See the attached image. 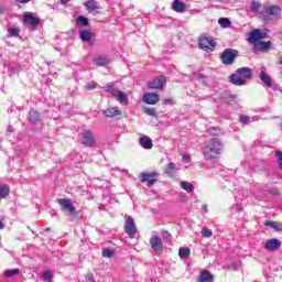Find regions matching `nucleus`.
I'll return each mask as SVG.
<instances>
[{"mask_svg":"<svg viewBox=\"0 0 282 282\" xmlns=\"http://www.w3.org/2000/svg\"><path fill=\"white\" fill-rule=\"evenodd\" d=\"M221 153H224V142H221V140L213 138L205 142L203 147V155L206 162L219 160Z\"/></svg>","mask_w":282,"mask_h":282,"instance_id":"f257e3e1","label":"nucleus"},{"mask_svg":"<svg viewBox=\"0 0 282 282\" xmlns=\"http://www.w3.org/2000/svg\"><path fill=\"white\" fill-rule=\"evenodd\" d=\"M250 78H252V70L248 67L238 68L236 74L230 76L231 83L238 86L246 85V82Z\"/></svg>","mask_w":282,"mask_h":282,"instance_id":"f03ea898","label":"nucleus"},{"mask_svg":"<svg viewBox=\"0 0 282 282\" xmlns=\"http://www.w3.org/2000/svg\"><path fill=\"white\" fill-rule=\"evenodd\" d=\"M198 47L204 50V52H214L215 47H217V42L213 37L202 35L198 39Z\"/></svg>","mask_w":282,"mask_h":282,"instance_id":"7ed1b4c3","label":"nucleus"},{"mask_svg":"<svg viewBox=\"0 0 282 282\" xmlns=\"http://www.w3.org/2000/svg\"><path fill=\"white\" fill-rule=\"evenodd\" d=\"M160 178V174L158 172H148L141 173L139 180L142 184H147L149 188L153 186V184H158V180Z\"/></svg>","mask_w":282,"mask_h":282,"instance_id":"20e7f679","label":"nucleus"},{"mask_svg":"<svg viewBox=\"0 0 282 282\" xmlns=\"http://www.w3.org/2000/svg\"><path fill=\"white\" fill-rule=\"evenodd\" d=\"M124 232L128 235L130 239H133L135 237V234L138 232V227H135V221L133 220V217L127 216L124 217Z\"/></svg>","mask_w":282,"mask_h":282,"instance_id":"39448f33","label":"nucleus"},{"mask_svg":"<svg viewBox=\"0 0 282 282\" xmlns=\"http://www.w3.org/2000/svg\"><path fill=\"white\" fill-rule=\"evenodd\" d=\"M239 56V52L232 48H227L221 54V61L224 65H232L235 63V58Z\"/></svg>","mask_w":282,"mask_h":282,"instance_id":"423d86ee","label":"nucleus"},{"mask_svg":"<svg viewBox=\"0 0 282 282\" xmlns=\"http://www.w3.org/2000/svg\"><path fill=\"white\" fill-rule=\"evenodd\" d=\"M23 23L30 30H36V28H39V23H41V19H39L37 17H34V14L30 12H26L23 15Z\"/></svg>","mask_w":282,"mask_h":282,"instance_id":"0eeeda50","label":"nucleus"},{"mask_svg":"<svg viewBox=\"0 0 282 282\" xmlns=\"http://www.w3.org/2000/svg\"><path fill=\"white\" fill-rule=\"evenodd\" d=\"M148 87L150 89H162L163 87H166V77L163 75L156 76L148 83Z\"/></svg>","mask_w":282,"mask_h":282,"instance_id":"6e6552de","label":"nucleus"},{"mask_svg":"<svg viewBox=\"0 0 282 282\" xmlns=\"http://www.w3.org/2000/svg\"><path fill=\"white\" fill-rule=\"evenodd\" d=\"M82 144L85 147H94L96 144V139L94 138V133L89 130H85L80 133Z\"/></svg>","mask_w":282,"mask_h":282,"instance_id":"1a4fd4ad","label":"nucleus"},{"mask_svg":"<svg viewBox=\"0 0 282 282\" xmlns=\"http://www.w3.org/2000/svg\"><path fill=\"white\" fill-rule=\"evenodd\" d=\"M150 246L158 254H161L162 250H164L162 238L159 236H154L150 239Z\"/></svg>","mask_w":282,"mask_h":282,"instance_id":"9d476101","label":"nucleus"},{"mask_svg":"<svg viewBox=\"0 0 282 282\" xmlns=\"http://www.w3.org/2000/svg\"><path fill=\"white\" fill-rule=\"evenodd\" d=\"M57 203L62 207V210H66L69 215L76 213V207L73 206L72 199L61 198L57 200Z\"/></svg>","mask_w":282,"mask_h":282,"instance_id":"9b49d317","label":"nucleus"},{"mask_svg":"<svg viewBox=\"0 0 282 282\" xmlns=\"http://www.w3.org/2000/svg\"><path fill=\"white\" fill-rule=\"evenodd\" d=\"M268 37V33H263L261 32V30L257 29V30H253L250 35H249V43H256L261 41V39H267Z\"/></svg>","mask_w":282,"mask_h":282,"instance_id":"f8f14e48","label":"nucleus"},{"mask_svg":"<svg viewBox=\"0 0 282 282\" xmlns=\"http://www.w3.org/2000/svg\"><path fill=\"white\" fill-rule=\"evenodd\" d=\"M143 102H147V105H158V102H160V95L155 93H145L143 95Z\"/></svg>","mask_w":282,"mask_h":282,"instance_id":"ddd939ff","label":"nucleus"},{"mask_svg":"<svg viewBox=\"0 0 282 282\" xmlns=\"http://www.w3.org/2000/svg\"><path fill=\"white\" fill-rule=\"evenodd\" d=\"M265 7L261 4L259 1H252L250 4V10L251 12H256V14H259V17H264L265 15Z\"/></svg>","mask_w":282,"mask_h":282,"instance_id":"4468645a","label":"nucleus"},{"mask_svg":"<svg viewBox=\"0 0 282 282\" xmlns=\"http://www.w3.org/2000/svg\"><path fill=\"white\" fill-rule=\"evenodd\" d=\"M281 248V240L279 239H270L264 243V249L269 250L270 252H274Z\"/></svg>","mask_w":282,"mask_h":282,"instance_id":"2eb2a0df","label":"nucleus"},{"mask_svg":"<svg viewBox=\"0 0 282 282\" xmlns=\"http://www.w3.org/2000/svg\"><path fill=\"white\" fill-rule=\"evenodd\" d=\"M264 13L270 17V19H278L279 14H281V8L276 6L264 7Z\"/></svg>","mask_w":282,"mask_h":282,"instance_id":"dca6fc26","label":"nucleus"},{"mask_svg":"<svg viewBox=\"0 0 282 282\" xmlns=\"http://www.w3.org/2000/svg\"><path fill=\"white\" fill-rule=\"evenodd\" d=\"M215 276L208 270H204L199 273L197 282H214Z\"/></svg>","mask_w":282,"mask_h":282,"instance_id":"f3484780","label":"nucleus"},{"mask_svg":"<svg viewBox=\"0 0 282 282\" xmlns=\"http://www.w3.org/2000/svg\"><path fill=\"white\" fill-rule=\"evenodd\" d=\"M93 63L94 65H97V67H104L105 65H109L111 61L105 55H99L93 59Z\"/></svg>","mask_w":282,"mask_h":282,"instance_id":"a211bd4d","label":"nucleus"},{"mask_svg":"<svg viewBox=\"0 0 282 282\" xmlns=\"http://www.w3.org/2000/svg\"><path fill=\"white\" fill-rule=\"evenodd\" d=\"M104 116L107 118H116V116H122V110H119L118 107L108 108L104 111Z\"/></svg>","mask_w":282,"mask_h":282,"instance_id":"6ab92c4d","label":"nucleus"},{"mask_svg":"<svg viewBox=\"0 0 282 282\" xmlns=\"http://www.w3.org/2000/svg\"><path fill=\"white\" fill-rule=\"evenodd\" d=\"M139 143L143 149H153V140L151 138L143 135L139 139Z\"/></svg>","mask_w":282,"mask_h":282,"instance_id":"aec40b11","label":"nucleus"},{"mask_svg":"<svg viewBox=\"0 0 282 282\" xmlns=\"http://www.w3.org/2000/svg\"><path fill=\"white\" fill-rule=\"evenodd\" d=\"M270 47H272V42H270V41L257 42L254 44V50H257L258 52H265V51L270 50Z\"/></svg>","mask_w":282,"mask_h":282,"instance_id":"412c9836","label":"nucleus"},{"mask_svg":"<svg viewBox=\"0 0 282 282\" xmlns=\"http://www.w3.org/2000/svg\"><path fill=\"white\" fill-rule=\"evenodd\" d=\"M115 98H117L118 102L121 105H129V98L127 97V94L122 93V90H117L115 94Z\"/></svg>","mask_w":282,"mask_h":282,"instance_id":"4be33fe9","label":"nucleus"},{"mask_svg":"<svg viewBox=\"0 0 282 282\" xmlns=\"http://www.w3.org/2000/svg\"><path fill=\"white\" fill-rule=\"evenodd\" d=\"M172 8L175 12H184L186 10V4L180 0H174L172 3Z\"/></svg>","mask_w":282,"mask_h":282,"instance_id":"5701e85b","label":"nucleus"},{"mask_svg":"<svg viewBox=\"0 0 282 282\" xmlns=\"http://www.w3.org/2000/svg\"><path fill=\"white\" fill-rule=\"evenodd\" d=\"M260 80H262L267 87H272V78L265 73V70H261Z\"/></svg>","mask_w":282,"mask_h":282,"instance_id":"b1692460","label":"nucleus"},{"mask_svg":"<svg viewBox=\"0 0 282 282\" xmlns=\"http://www.w3.org/2000/svg\"><path fill=\"white\" fill-rule=\"evenodd\" d=\"M89 12H94L95 10H99L98 2L95 0H88L84 3Z\"/></svg>","mask_w":282,"mask_h":282,"instance_id":"393cba45","label":"nucleus"},{"mask_svg":"<svg viewBox=\"0 0 282 282\" xmlns=\"http://www.w3.org/2000/svg\"><path fill=\"white\" fill-rule=\"evenodd\" d=\"M264 226H269V228H273L276 232H282V224L276 221H267Z\"/></svg>","mask_w":282,"mask_h":282,"instance_id":"a878e982","label":"nucleus"},{"mask_svg":"<svg viewBox=\"0 0 282 282\" xmlns=\"http://www.w3.org/2000/svg\"><path fill=\"white\" fill-rule=\"evenodd\" d=\"M178 257L182 259H188V257H191V249L188 247H181L178 249Z\"/></svg>","mask_w":282,"mask_h":282,"instance_id":"bb28decb","label":"nucleus"},{"mask_svg":"<svg viewBox=\"0 0 282 282\" xmlns=\"http://www.w3.org/2000/svg\"><path fill=\"white\" fill-rule=\"evenodd\" d=\"M79 39H82L84 43H89V41H91V32L85 30L80 31Z\"/></svg>","mask_w":282,"mask_h":282,"instance_id":"cd10ccee","label":"nucleus"},{"mask_svg":"<svg viewBox=\"0 0 282 282\" xmlns=\"http://www.w3.org/2000/svg\"><path fill=\"white\" fill-rule=\"evenodd\" d=\"M181 188H183V191H186V193H193V191H195V187L191 184V182L187 181L181 182Z\"/></svg>","mask_w":282,"mask_h":282,"instance_id":"c85d7f7f","label":"nucleus"},{"mask_svg":"<svg viewBox=\"0 0 282 282\" xmlns=\"http://www.w3.org/2000/svg\"><path fill=\"white\" fill-rule=\"evenodd\" d=\"M19 274H21V270L19 269H8L4 271V276L7 279H11V276H17Z\"/></svg>","mask_w":282,"mask_h":282,"instance_id":"c756f323","label":"nucleus"},{"mask_svg":"<svg viewBox=\"0 0 282 282\" xmlns=\"http://www.w3.org/2000/svg\"><path fill=\"white\" fill-rule=\"evenodd\" d=\"M7 31L9 32V36H19L21 30L17 26L8 25Z\"/></svg>","mask_w":282,"mask_h":282,"instance_id":"7c9ffc66","label":"nucleus"},{"mask_svg":"<svg viewBox=\"0 0 282 282\" xmlns=\"http://www.w3.org/2000/svg\"><path fill=\"white\" fill-rule=\"evenodd\" d=\"M10 195V186L7 184L0 186V197L6 198Z\"/></svg>","mask_w":282,"mask_h":282,"instance_id":"2f4dec72","label":"nucleus"},{"mask_svg":"<svg viewBox=\"0 0 282 282\" xmlns=\"http://www.w3.org/2000/svg\"><path fill=\"white\" fill-rule=\"evenodd\" d=\"M104 89L107 94H111L112 96H116L118 93V88H116L113 84H107Z\"/></svg>","mask_w":282,"mask_h":282,"instance_id":"473e14b6","label":"nucleus"},{"mask_svg":"<svg viewBox=\"0 0 282 282\" xmlns=\"http://www.w3.org/2000/svg\"><path fill=\"white\" fill-rule=\"evenodd\" d=\"M76 23H77V25H83L84 28H87V25H89V20L83 15H79L76 19Z\"/></svg>","mask_w":282,"mask_h":282,"instance_id":"72a5a7b5","label":"nucleus"},{"mask_svg":"<svg viewBox=\"0 0 282 282\" xmlns=\"http://www.w3.org/2000/svg\"><path fill=\"white\" fill-rule=\"evenodd\" d=\"M177 166L175 163H169L167 166L165 167V173L166 175H173V171H176Z\"/></svg>","mask_w":282,"mask_h":282,"instance_id":"f704fd0d","label":"nucleus"},{"mask_svg":"<svg viewBox=\"0 0 282 282\" xmlns=\"http://www.w3.org/2000/svg\"><path fill=\"white\" fill-rule=\"evenodd\" d=\"M218 23L220 28H230V20H228V18H220Z\"/></svg>","mask_w":282,"mask_h":282,"instance_id":"c9c22d12","label":"nucleus"},{"mask_svg":"<svg viewBox=\"0 0 282 282\" xmlns=\"http://www.w3.org/2000/svg\"><path fill=\"white\" fill-rule=\"evenodd\" d=\"M202 236L208 239L213 237V230L208 229V227H203Z\"/></svg>","mask_w":282,"mask_h":282,"instance_id":"e433bc0d","label":"nucleus"},{"mask_svg":"<svg viewBox=\"0 0 282 282\" xmlns=\"http://www.w3.org/2000/svg\"><path fill=\"white\" fill-rule=\"evenodd\" d=\"M116 251L109 248L102 250V257H107L108 259H111V257H113Z\"/></svg>","mask_w":282,"mask_h":282,"instance_id":"4c0bfd02","label":"nucleus"},{"mask_svg":"<svg viewBox=\"0 0 282 282\" xmlns=\"http://www.w3.org/2000/svg\"><path fill=\"white\" fill-rule=\"evenodd\" d=\"M53 276L52 271H45L42 273L43 281L52 282Z\"/></svg>","mask_w":282,"mask_h":282,"instance_id":"58836bf2","label":"nucleus"},{"mask_svg":"<svg viewBox=\"0 0 282 282\" xmlns=\"http://www.w3.org/2000/svg\"><path fill=\"white\" fill-rule=\"evenodd\" d=\"M97 87H98V84L96 82H91V83L85 85V89H87L88 91H91V90L96 89Z\"/></svg>","mask_w":282,"mask_h":282,"instance_id":"ea45409f","label":"nucleus"},{"mask_svg":"<svg viewBox=\"0 0 282 282\" xmlns=\"http://www.w3.org/2000/svg\"><path fill=\"white\" fill-rule=\"evenodd\" d=\"M275 156L278 158V164L280 166V170L282 171V152L281 151H276L275 152Z\"/></svg>","mask_w":282,"mask_h":282,"instance_id":"a19ab883","label":"nucleus"},{"mask_svg":"<svg viewBox=\"0 0 282 282\" xmlns=\"http://www.w3.org/2000/svg\"><path fill=\"white\" fill-rule=\"evenodd\" d=\"M144 113H147L148 116H155V109L144 108Z\"/></svg>","mask_w":282,"mask_h":282,"instance_id":"79ce46f5","label":"nucleus"},{"mask_svg":"<svg viewBox=\"0 0 282 282\" xmlns=\"http://www.w3.org/2000/svg\"><path fill=\"white\" fill-rule=\"evenodd\" d=\"M240 122L246 124V122H250V117L248 116H240Z\"/></svg>","mask_w":282,"mask_h":282,"instance_id":"37998d69","label":"nucleus"},{"mask_svg":"<svg viewBox=\"0 0 282 282\" xmlns=\"http://www.w3.org/2000/svg\"><path fill=\"white\" fill-rule=\"evenodd\" d=\"M164 105H173V98H166L164 99Z\"/></svg>","mask_w":282,"mask_h":282,"instance_id":"c03bdc74","label":"nucleus"},{"mask_svg":"<svg viewBox=\"0 0 282 282\" xmlns=\"http://www.w3.org/2000/svg\"><path fill=\"white\" fill-rule=\"evenodd\" d=\"M6 228V224H3V217L0 218V230H3Z\"/></svg>","mask_w":282,"mask_h":282,"instance_id":"a18cd8bd","label":"nucleus"},{"mask_svg":"<svg viewBox=\"0 0 282 282\" xmlns=\"http://www.w3.org/2000/svg\"><path fill=\"white\" fill-rule=\"evenodd\" d=\"M213 131H217V129H215V128H210L209 129V133H213V135H219V132H213Z\"/></svg>","mask_w":282,"mask_h":282,"instance_id":"49530a36","label":"nucleus"},{"mask_svg":"<svg viewBox=\"0 0 282 282\" xmlns=\"http://www.w3.org/2000/svg\"><path fill=\"white\" fill-rule=\"evenodd\" d=\"M69 1H72V0H61V3H62V6H67V3H69Z\"/></svg>","mask_w":282,"mask_h":282,"instance_id":"de8ad7c7","label":"nucleus"},{"mask_svg":"<svg viewBox=\"0 0 282 282\" xmlns=\"http://www.w3.org/2000/svg\"><path fill=\"white\" fill-rule=\"evenodd\" d=\"M203 210H205V213H208V205H203Z\"/></svg>","mask_w":282,"mask_h":282,"instance_id":"09e8293b","label":"nucleus"},{"mask_svg":"<svg viewBox=\"0 0 282 282\" xmlns=\"http://www.w3.org/2000/svg\"><path fill=\"white\" fill-rule=\"evenodd\" d=\"M183 160H191L189 155H183Z\"/></svg>","mask_w":282,"mask_h":282,"instance_id":"8fccbe9b","label":"nucleus"},{"mask_svg":"<svg viewBox=\"0 0 282 282\" xmlns=\"http://www.w3.org/2000/svg\"><path fill=\"white\" fill-rule=\"evenodd\" d=\"M163 237H171V234H169L167 231H165V232L163 234Z\"/></svg>","mask_w":282,"mask_h":282,"instance_id":"3c124183","label":"nucleus"},{"mask_svg":"<svg viewBox=\"0 0 282 282\" xmlns=\"http://www.w3.org/2000/svg\"><path fill=\"white\" fill-rule=\"evenodd\" d=\"M279 65H282V56L279 57Z\"/></svg>","mask_w":282,"mask_h":282,"instance_id":"603ef678","label":"nucleus"}]
</instances>
